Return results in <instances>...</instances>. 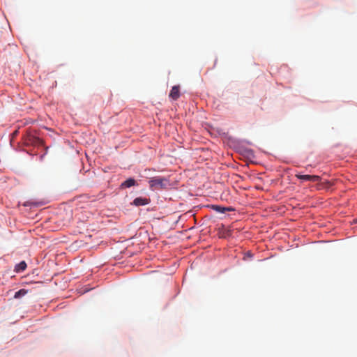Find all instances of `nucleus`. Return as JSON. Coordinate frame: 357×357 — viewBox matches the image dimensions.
Masks as SVG:
<instances>
[{"instance_id": "f257e3e1", "label": "nucleus", "mask_w": 357, "mask_h": 357, "mask_svg": "<svg viewBox=\"0 0 357 357\" xmlns=\"http://www.w3.org/2000/svg\"><path fill=\"white\" fill-rule=\"evenodd\" d=\"M150 188L153 190L166 189L169 185V181L164 177L154 176L149 179Z\"/></svg>"}, {"instance_id": "f03ea898", "label": "nucleus", "mask_w": 357, "mask_h": 357, "mask_svg": "<svg viewBox=\"0 0 357 357\" xmlns=\"http://www.w3.org/2000/svg\"><path fill=\"white\" fill-rule=\"evenodd\" d=\"M295 176L301 181H308L311 182H320L321 178L317 175H307L296 174Z\"/></svg>"}, {"instance_id": "7ed1b4c3", "label": "nucleus", "mask_w": 357, "mask_h": 357, "mask_svg": "<svg viewBox=\"0 0 357 357\" xmlns=\"http://www.w3.org/2000/svg\"><path fill=\"white\" fill-rule=\"evenodd\" d=\"M149 203V199L145 197H137L133 200L132 204L136 206H144Z\"/></svg>"}, {"instance_id": "20e7f679", "label": "nucleus", "mask_w": 357, "mask_h": 357, "mask_svg": "<svg viewBox=\"0 0 357 357\" xmlns=\"http://www.w3.org/2000/svg\"><path fill=\"white\" fill-rule=\"evenodd\" d=\"M169 96L174 100H177L180 96L179 86H174L169 93Z\"/></svg>"}, {"instance_id": "39448f33", "label": "nucleus", "mask_w": 357, "mask_h": 357, "mask_svg": "<svg viewBox=\"0 0 357 357\" xmlns=\"http://www.w3.org/2000/svg\"><path fill=\"white\" fill-rule=\"evenodd\" d=\"M135 185H136V181L134 178H128L126 181H125L124 182H123L121 184L120 188L125 189V188H130Z\"/></svg>"}, {"instance_id": "423d86ee", "label": "nucleus", "mask_w": 357, "mask_h": 357, "mask_svg": "<svg viewBox=\"0 0 357 357\" xmlns=\"http://www.w3.org/2000/svg\"><path fill=\"white\" fill-rule=\"evenodd\" d=\"M211 208L217 212L225 213L227 211H234L231 207H222L218 205H212Z\"/></svg>"}, {"instance_id": "0eeeda50", "label": "nucleus", "mask_w": 357, "mask_h": 357, "mask_svg": "<svg viewBox=\"0 0 357 357\" xmlns=\"http://www.w3.org/2000/svg\"><path fill=\"white\" fill-rule=\"evenodd\" d=\"M26 268V264L24 261H21L15 267V271L17 273L24 271Z\"/></svg>"}, {"instance_id": "6e6552de", "label": "nucleus", "mask_w": 357, "mask_h": 357, "mask_svg": "<svg viewBox=\"0 0 357 357\" xmlns=\"http://www.w3.org/2000/svg\"><path fill=\"white\" fill-rule=\"evenodd\" d=\"M26 292H27L26 290L22 289L19 290L18 291L15 292L14 297L15 298H19L21 296H24L26 294Z\"/></svg>"}, {"instance_id": "1a4fd4ad", "label": "nucleus", "mask_w": 357, "mask_h": 357, "mask_svg": "<svg viewBox=\"0 0 357 357\" xmlns=\"http://www.w3.org/2000/svg\"><path fill=\"white\" fill-rule=\"evenodd\" d=\"M324 187H325V188H329V187L331 185V183H330V182H328V181H326V182L324 183Z\"/></svg>"}]
</instances>
